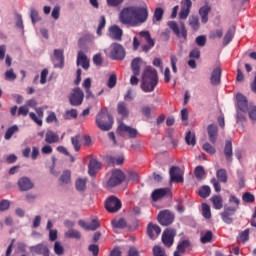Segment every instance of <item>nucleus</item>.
<instances>
[{
	"mask_svg": "<svg viewBox=\"0 0 256 256\" xmlns=\"http://www.w3.org/2000/svg\"><path fill=\"white\" fill-rule=\"evenodd\" d=\"M189 246V240H183L180 242L177 246L178 251H181V253H185V248Z\"/></svg>",
	"mask_w": 256,
	"mask_h": 256,
	"instance_id": "nucleus-62",
	"label": "nucleus"
},
{
	"mask_svg": "<svg viewBox=\"0 0 256 256\" xmlns=\"http://www.w3.org/2000/svg\"><path fill=\"white\" fill-rule=\"evenodd\" d=\"M229 203H231L233 206H232V211H237V209H239V199L235 196H231L229 198Z\"/></svg>",
	"mask_w": 256,
	"mask_h": 256,
	"instance_id": "nucleus-53",
	"label": "nucleus"
},
{
	"mask_svg": "<svg viewBox=\"0 0 256 256\" xmlns=\"http://www.w3.org/2000/svg\"><path fill=\"white\" fill-rule=\"evenodd\" d=\"M18 115L22 117H27V115H29V108L25 104L23 106H20L18 109Z\"/></svg>",
	"mask_w": 256,
	"mask_h": 256,
	"instance_id": "nucleus-57",
	"label": "nucleus"
},
{
	"mask_svg": "<svg viewBox=\"0 0 256 256\" xmlns=\"http://www.w3.org/2000/svg\"><path fill=\"white\" fill-rule=\"evenodd\" d=\"M202 215L205 219H211V207L208 204H202Z\"/></svg>",
	"mask_w": 256,
	"mask_h": 256,
	"instance_id": "nucleus-42",
	"label": "nucleus"
},
{
	"mask_svg": "<svg viewBox=\"0 0 256 256\" xmlns=\"http://www.w3.org/2000/svg\"><path fill=\"white\" fill-rule=\"evenodd\" d=\"M51 17L54 18L55 21H57L59 17H61V6L56 5L53 7Z\"/></svg>",
	"mask_w": 256,
	"mask_h": 256,
	"instance_id": "nucleus-47",
	"label": "nucleus"
},
{
	"mask_svg": "<svg viewBox=\"0 0 256 256\" xmlns=\"http://www.w3.org/2000/svg\"><path fill=\"white\" fill-rule=\"evenodd\" d=\"M234 35L235 32H233L232 30H228L224 36L223 45H229V43H231V41L233 40Z\"/></svg>",
	"mask_w": 256,
	"mask_h": 256,
	"instance_id": "nucleus-48",
	"label": "nucleus"
},
{
	"mask_svg": "<svg viewBox=\"0 0 256 256\" xmlns=\"http://www.w3.org/2000/svg\"><path fill=\"white\" fill-rule=\"evenodd\" d=\"M84 97L85 94L83 93V90H81V88H75L69 96V102L74 107H78L83 103Z\"/></svg>",
	"mask_w": 256,
	"mask_h": 256,
	"instance_id": "nucleus-9",
	"label": "nucleus"
},
{
	"mask_svg": "<svg viewBox=\"0 0 256 256\" xmlns=\"http://www.w3.org/2000/svg\"><path fill=\"white\" fill-rule=\"evenodd\" d=\"M108 37L120 41L121 37H123V30L119 26L113 25L108 29Z\"/></svg>",
	"mask_w": 256,
	"mask_h": 256,
	"instance_id": "nucleus-17",
	"label": "nucleus"
},
{
	"mask_svg": "<svg viewBox=\"0 0 256 256\" xmlns=\"http://www.w3.org/2000/svg\"><path fill=\"white\" fill-rule=\"evenodd\" d=\"M64 119L71 120V119H77V110L76 109H71L67 110L64 115Z\"/></svg>",
	"mask_w": 256,
	"mask_h": 256,
	"instance_id": "nucleus-45",
	"label": "nucleus"
},
{
	"mask_svg": "<svg viewBox=\"0 0 256 256\" xmlns=\"http://www.w3.org/2000/svg\"><path fill=\"white\" fill-rule=\"evenodd\" d=\"M125 0H106L108 7H119Z\"/></svg>",
	"mask_w": 256,
	"mask_h": 256,
	"instance_id": "nucleus-58",
	"label": "nucleus"
},
{
	"mask_svg": "<svg viewBox=\"0 0 256 256\" xmlns=\"http://www.w3.org/2000/svg\"><path fill=\"white\" fill-rule=\"evenodd\" d=\"M96 125L101 131H109L113 127V118L102 110L96 116Z\"/></svg>",
	"mask_w": 256,
	"mask_h": 256,
	"instance_id": "nucleus-4",
	"label": "nucleus"
},
{
	"mask_svg": "<svg viewBox=\"0 0 256 256\" xmlns=\"http://www.w3.org/2000/svg\"><path fill=\"white\" fill-rule=\"evenodd\" d=\"M217 179L221 183H227V171L225 169H220L217 171Z\"/></svg>",
	"mask_w": 256,
	"mask_h": 256,
	"instance_id": "nucleus-43",
	"label": "nucleus"
},
{
	"mask_svg": "<svg viewBox=\"0 0 256 256\" xmlns=\"http://www.w3.org/2000/svg\"><path fill=\"white\" fill-rule=\"evenodd\" d=\"M104 51L111 59H125V49H123L121 44L114 43Z\"/></svg>",
	"mask_w": 256,
	"mask_h": 256,
	"instance_id": "nucleus-5",
	"label": "nucleus"
},
{
	"mask_svg": "<svg viewBox=\"0 0 256 256\" xmlns=\"http://www.w3.org/2000/svg\"><path fill=\"white\" fill-rule=\"evenodd\" d=\"M204 176L205 170L203 169V167L197 166L195 169V177H197V179H203Z\"/></svg>",
	"mask_w": 256,
	"mask_h": 256,
	"instance_id": "nucleus-60",
	"label": "nucleus"
},
{
	"mask_svg": "<svg viewBox=\"0 0 256 256\" xmlns=\"http://www.w3.org/2000/svg\"><path fill=\"white\" fill-rule=\"evenodd\" d=\"M207 132H208L210 143H216L217 137L219 135V130L217 128V125H215V124L208 125Z\"/></svg>",
	"mask_w": 256,
	"mask_h": 256,
	"instance_id": "nucleus-20",
	"label": "nucleus"
},
{
	"mask_svg": "<svg viewBox=\"0 0 256 256\" xmlns=\"http://www.w3.org/2000/svg\"><path fill=\"white\" fill-rule=\"evenodd\" d=\"M236 101H237L236 121L237 123H243V121H245V113L249 111V104L247 103V97H245L243 94H237Z\"/></svg>",
	"mask_w": 256,
	"mask_h": 256,
	"instance_id": "nucleus-3",
	"label": "nucleus"
},
{
	"mask_svg": "<svg viewBox=\"0 0 256 256\" xmlns=\"http://www.w3.org/2000/svg\"><path fill=\"white\" fill-rule=\"evenodd\" d=\"M112 227L113 229H125L127 227V221L125 219H114L112 220Z\"/></svg>",
	"mask_w": 256,
	"mask_h": 256,
	"instance_id": "nucleus-32",
	"label": "nucleus"
},
{
	"mask_svg": "<svg viewBox=\"0 0 256 256\" xmlns=\"http://www.w3.org/2000/svg\"><path fill=\"white\" fill-rule=\"evenodd\" d=\"M66 239H81V232L75 229H69L65 232Z\"/></svg>",
	"mask_w": 256,
	"mask_h": 256,
	"instance_id": "nucleus-31",
	"label": "nucleus"
},
{
	"mask_svg": "<svg viewBox=\"0 0 256 256\" xmlns=\"http://www.w3.org/2000/svg\"><path fill=\"white\" fill-rule=\"evenodd\" d=\"M45 141L46 143H57V141H59V134L55 133L51 130H48L46 132V136H45Z\"/></svg>",
	"mask_w": 256,
	"mask_h": 256,
	"instance_id": "nucleus-27",
	"label": "nucleus"
},
{
	"mask_svg": "<svg viewBox=\"0 0 256 256\" xmlns=\"http://www.w3.org/2000/svg\"><path fill=\"white\" fill-rule=\"evenodd\" d=\"M193 6V2L191 0H183L181 2V9L179 12V19L185 20L189 17V13H191V7Z\"/></svg>",
	"mask_w": 256,
	"mask_h": 256,
	"instance_id": "nucleus-13",
	"label": "nucleus"
},
{
	"mask_svg": "<svg viewBox=\"0 0 256 256\" xmlns=\"http://www.w3.org/2000/svg\"><path fill=\"white\" fill-rule=\"evenodd\" d=\"M101 169V163L96 159H91L88 164V173L91 177L97 173Z\"/></svg>",
	"mask_w": 256,
	"mask_h": 256,
	"instance_id": "nucleus-23",
	"label": "nucleus"
},
{
	"mask_svg": "<svg viewBox=\"0 0 256 256\" xmlns=\"http://www.w3.org/2000/svg\"><path fill=\"white\" fill-rule=\"evenodd\" d=\"M175 235H177V231L175 229L168 228L162 233V242L166 247H171L173 245V241L175 239Z\"/></svg>",
	"mask_w": 256,
	"mask_h": 256,
	"instance_id": "nucleus-12",
	"label": "nucleus"
},
{
	"mask_svg": "<svg viewBox=\"0 0 256 256\" xmlns=\"http://www.w3.org/2000/svg\"><path fill=\"white\" fill-rule=\"evenodd\" d=\"M65 249L63 248V244H61V242L56 241L54 243V253L56 255H63Z\"/></svg>",
	"mask_w": 256,
	"mask_h": 256,
	"instance_id": "nucleus-49",
	"label": "nucleus"
},
{
	"mask_svg": "<svg viewBox=\"0 0 256 256\" xmlns=\"http://www.w3.org/2000/svg\"><path fill=\"white\" fill-rule=\"evenodd\" d=\"M117 134L121 137H129L130 139H135V137H137V129L120 123L117 128Z\"/></svg>",
	"mask_w": 256,
	"mask_h": 256,
	"instance_id": "nucleus-8",
	"label": "nucleus"
},
{
	"mask_svg": "<svg viewBox=\"0 0 256 256\" xmlns=\"http://www.w3.org/2000/svg\"><path fill=\"white\" fill-rule=\"evenodd\" d=\"M238 241L239 243H245V241H249V229H246L242 233H240Z\"/></svg>",
	"mask_w": 256,
	"mask_h": 256,
	"instance_id": "nucleus-51",
	"label": "nucleus"
},
{
	"mask_svg": "<svg viewBox=\"0 0 256 256\" xmlns=\"http://www.w3.org/2000/svg\"><path fill=\"white\" fill-rule=\"evenodd\" d=\"M148 17L149 12L145 6H126L118 13L119 23L126 25V27H139V25H143L147 21Z\"/></svg>",
	"mask_w": 256,
	"mask_h": 256,
	"instance_id": "nucleus-1",
	"label": "nucleus"
},
{
	"mask_svg": "<svg viewBox=\"0 0 256 256\" xmlns=\"http://www.w3.org/2000/svg\"><path fill=\"white\" fill-rule=\"evenodd\" d=\"M71 141L75 151H79L81 149V135L72 137Z\"/></svg>",
	"mask_w": 256,
	"mask_h": 256,
	"instance_id": "nucleus-40",
	"label": "nucleus"
},
{
	"mask_svg": "<svg viewBox=\"0 0 256 256\" xmlns=\"http://www.w3.org/2000/svg\"><path fill=\"white\" fill-rule=\"evenodd\" d=\"M117 85V76L112 74L108 79V87L109 89H113Z\"/></svg>",
	"mask_w": 256,
	"mask_h": 256,
	"instance_id": "nucleus-61",
	"label": "nucleus"
},
{
	"mask_svg": "<svg viewBox=\"0 0 256 256\" xmlns=\"http://www.w3.org/2000/svg\"><path fill=\"white\" fill-rule=\"evenodd\" d=\"M211 11V6L204 5L199 9V15L201 17L202 23H207L209 21V12Z\"/></svg>",
	"mask_w": 256,
	"mask_h": 256,
	"instance_id": "nucleus-25",
	"label": "nucleus"
},
{
	"mask_svg": "<svg viewBox=\"0 0 256 256\" xmlns=\"http://www.w3.org/2000/svg\"><path fill=\"white\" fill-rule=\"evenodd\" d=\"M117 111L119 115H122V117H129V108H127V104H125V102L118 103Z\"/></svg>",
	"mask_w": 256,
	"mask_h": 256,
	"instance_id": "nucleus-30",
	"label": "nucleus"
},
{
	"mask_svg": "<svg viewBox=\"0 0 256 256\" xmlns=\"http://www.w3.org/2000/svg\"><path fill=\"white\" fill-rule=\"evenodd\" d=\"M185 141L187 145H191L192 147H195V143H196L195 133L187 132L185 136Z\"/></svg>",
	"mask_w": 256,
	"mask_h": 256,
	"instance_id": "nucleus-38",
	"label": "nucleus"
},
{
	"mask_svg": "<svg viewBox=\"0 0 256 256\" xmlns=\"http://www.w3.org/2000/svg\"><path fill=\"white\" fill-rule=\"evenodd\" d=\"M147 234L150 239L155 240L159 237V235H161V227H159L157 224L149 223L147 228Z\"/></svg>",
	"mask_w": 256,
	"mask_h": 256,
	"instance_id": "nucleus-16",
	"label": "nucleus"
},
{
	"mask_svg": "<svg viewBox=\"0 0 256 256\" xmlns=\"http://www.w3.org/2000/svg\"><path fill=\"white\" fill-rule=\"evenodd\" d=\"M189 25L194 31H197L199 29V18L197 16H190Z\"/></svg>",
	"mask_w": 256,
	"mask_h": 256,
	"instance_id": "nucleus-39",
	"label": "nucleus"
},
{
	"mask_svg": "<svg viewBox=\"0 0 256 256\" xmlns=\"http://www.w3.org/2000/svg\"><path fill=\"white\" fill-rule=\"evenodd\" d=\"M18 187L20 191H30V189H33L34 184L31 179L22 177L18 180Z\"/></svg>",
	"mask_w": 256,
	"mask_h": 256,
	"instance_id": "nucleus-19",
	"label": "nucleus"
},
{
	"mask_svg": "<svg viewBox=\"0 0 256 256\" xmlns=\"http://www.w3.org/2000/svg\"><path fill=\"white\" fill-rule=\"evenodd\" d=\"M163 8H156L154 11V21H161L163 19Z\"/></svg>",
	"mask_w": 256,
	"mask_h": 256,
	"instance_id": "nucleus-55",
	"label": "nucleus"
},
{
	"mask_svg": "<svg viewBox=\"0 0 256 256\" xmlns=\"http://www.w3.org/2000/svg\"><path fill=\"white\" fill-rule=\"evenodd\" d=\"M77 66L85 70L89 69V58L82 51L78 52Z\"/></svg>",
	"mask_w": 256,
	"mask_h": 256,
	"instance_id": "nucleus-21",
	"label": "nucleus"
},
{
	"mask_svg": "<svg viewBox=\"0 0 256 256\" xmlns=\"http://www.w3.org/2000/svg\"><path fill=\"white\" fill-rule=\"evenodd\" d=\"M198 195H200L203 199H206V197L211 195V188L209 186H203L199 189Z\"/></svg>",
	"mask_w": 256,
	"mask_h": 256,
	"instance_id": "nucleus-41",
	"label": "nucleus"
},
{
	"mask_svg": "<svg viewBox=\"0 0 256 256\" xmlns=\"http://www.w3.org/2000/svg\"><path fill=\"white\" fill-rule=\"evenodd\" d=\"M46 123H59L57 119V115L55 112H50L49 115L46 117Z\"/></svg>",
	"mask_w": 256,
	"mask_h": 256,
	"instance_id": "nucleus-56",
	"label": "nucleus"
},
{
	"mask_svg": "<svg viewBox=\"0 0 256 256\" xmlns=\"http://www.w3.org/2000/svg\"><path fill=\"white\" fill-rule=\"evenodd\" d=\"M107 21L105 20V16H101L98 29H97V35L101 36L103 34V29H105Z\"/></svg>",
	"mask_w": 256,
	"mask_h": 256,
	"instance_id": "nucleus-50",
	"label": "nucleus"
},
{
	"mask_svg": "<svg viewBox=\"0 0 256 256\" xmlns=\"http://www.w3.org/2000/svg\"><path fill=\"white\" fill-rule=\"evenodd\" d=\"M71 181V171L65 170L59 178V182L62 185H67Z\"/></svg>",
	"mask_w": 256,
	"mask_h": 256,
	"instance_id": "nucleus-33",
	"label": "nucleus"
},
{
	"mask_svg": "<svg viewBox=\"0 0 256 256\" xmlns=\"http://www.w3.org/2000/svg\"><path fill=\"white\" fill-rule=\"evenodd\" d=\"M202 149H204L206 151V153H209L210 155H215V147H213L211 144L209 143H205L203 146H202Z\"/></svg>",
	"mask_w": 256,
	"mask_h": 256,
	"instance_id": "nucleus-59",
	"label": "nucleus"
},
{
	"mask_svg": "<svg viewBox=\"0 0 256 256\" xmlns=\"http://www.w3.org/2000/svg\"><path fill=\"white\" fill-rule=\"evenodd\" d=\"M153 254L154 256H167V254L165 253V249L160 246H154Z\"/></svg>",
	"mask_w": 256,
	"mask_h": 256,
	"instance_id": "nucleus-54",
	"label": "nucleus"
},
{
	"mask_svg": "<svg viewBox=\"0 0 256 256\" xmlns=\"http://www.w3.org/2000/svg\"><path fill=\"white\" fill-rule=\"evenodd\" d=\"M211 201L214 209H223V198H221V196H213Z\"/></svg>",
	"mask_w": 256,
	"mask_h": 256,
	"instance_id": "nucleus-36",
	"label": "nucleus"
},
{
	"mask_svg": "<svg viewBox=\"0 0 256 256\" xmlns=\"http://www.w3.org/2000/svg\"><path fill=\"white\" fill-rule=\"evenodd\" d=\"M125 181V174L121 170H113L107 182L108 187H117Z\"/></svg>",
	"mask_w": 256,
	"mask_h": 256,
	"instance_id": "nucleus-7",
	"label": "nucleus"
},
{
	"mask_svg": "<svg viewBox=\"0 0 256 256\" xmlns=\"http://www.w3.org/2000/svg\"><path fill=\"white\" fill-rule=\"evenodd\" d=\"M177 63H179V56L175 55V54H171L170 55V65L172 68V72L174 74H177Z\"/></svg>",
	"mask_w": 256,
	"mask_h": 256,
	"instance_id": "nucleus-35",
	"label": "nucleus"
},
{
	"mask_svg": "<svg viewBox=\"0 0 256 256\" xmlns=\"http://www.w3.org/2000/svg\"><path fill=\"white\" fill-rule=\"evenodd\" d=\"M105 207L109 213H117V211L121 209V200L117 197L111 196L107 199Z\"/></svg>",
	"mask_w": 256,
	"mask_h": 256,
	"instance_id": "nucleus-11",
	"label": "nucleus"
},
{
	"mask_svg": "<svg viewBox=\"0 0 256 256\" xmlns=\"http://www.w3.org/2000/svg\"><path fill=\"white\" fill-rule=\"evenodd\" d=\"M207 43V38L205 36H198L196 38V44L198 47H205V44Z\"/></svg>",
	"mask_w": 256,
	"mask_h": 256,
	"instance_id": "nucleus-64",
	"label": "nucleus"
},
{
	"mask_svg": "<svg viewBox=\"0 0 256 256\" xmlns=\"http://www.w3.org/2000/svg\"><path fill=\"white\" fill-rule=\"evenodd\" d=\"M30 17L32 19V23H37V21H41V16H39V11L35 8L30 9Z\"/></svg>",
	"mask_w": 256,
	"mask_h": 256,
	"instance_id": "nucleus-44",
	"label": "nucleus"
},
{
	"mask_svg": "<svg viewBox=\"0 0 256 256\" xmlns=\"http://www.w3.org/2000/svg\"><path fill=\"white\" fill-rule=\"evenodd\" d=\"M142 59L141 58H135L132 63H131V69L134 75H139V73H141V68L140 65L142 63Z\"/></svg>",
	"mask_w": 256,
	"mask_h": 256,
	"instance_id": "nucleus-28",
	"label": "nucleus"
},
{
	"mask_svg": "<svg viewBox=\"0 0 256 256\" xmlns=\"http://www.w3.org/2000/svg\"><path fill=\"white\" fill-rule=\"evenodd\" d=\"M211 85H220L221 84V68L216 67L213 69L210 77Z\"/></svg>",
	"mask_w": 256,
	"mask_h": 256,
	"instance_id": "nucleus-22",
	"label": "nucleus"
},
{
	"mask_svg": "<svg viewBox=\"0 0 256 256\" xmlns=\"http://www.w3.org/2000/svg\"><path fill=\"white\" fill-rule=\"evenodd\" d=\"M224 155L227 161L231 163V157H233V144H231V141L226 142L225 148H224Z\"/></svg>",
	"mask_w": 256,
	"mask_h": 256,
	"instance_id": "nucleus-29",
	"label": "nucleus"
},
{
	"mask_svg": "<svg viewBox=\"0 0 256 256\" xmlns=\"http://www.w3.org/2000/svg\"><path fill=\"white\" fill-rule=\"evenodd\" d=\"M159 84V77L157 70L151 66H146L142 72V84L141 89L144 93H152L155 91V87Z\"/></svg>",
	"mask_w": 256,
	"mask_h": 256,
	"instance_id": "nucleus-2",
	"label": "nucleus"
},
{
	"mask_svg": "<svg viewBox=\"0 0 256 256\" xmlns=\"http://www.w3.org/2000/svg\"><path fill=\"white\" fill-rule=\"evenodd\" d=\"M168 27L179 37V39H187V29H185V23L180 22L177 24L175 21L168 22Z\"/></svg>",
	"mask_w": 256,
	"mask_h": 256,
	"instance_id": "nucleus-6",
	"label": "nucleus"
},
{
	"mask_svg": "<svg viewBox=\"0 0 256 256\" xmlns=\"http://www.w3.org/2000/svg\"><path fill=\"white\" fill-rule=\"evenodd\" d=\"M18 131H19V127L17 125L11 126L10 128L7 129L4 135V139L6 141H9V139H11L13 135H15V133H17Z\"/></svg>",
	"mask_w": 256,
	"mask_h": 256,
	"instance_id": "nucleus-34",
	"label": "nucleus"
},
{
	"mask_svg": "<svg viewBox=\"0 0 256 256\" xmlns=\"http://www.w3.org/2000/svg\"><path fill=\"white\" fill-rule=\"evenodd\" d=\"M211 239H213V233L211 231H206L201 233L200 241L201 243H211Z\"/></svg>",
	"mask_w": 256,
	"mask_h": 256,
	"instance_id": "nucleus-37",
	"label": "nucleus"
},
{
	"mask_svg": "<svg viewBox=\"0 0 256 256\" xmlns=\"http://www.w3.org/2000/svg\"><path fill=\"white\" fill-rule=\"evenodd\" d=\"M167 193H169V190L166 188L156 189L152 192L151 198L154 201H159V200L163 199V197H165V195H167Z\"/></svg>",
	"mask_w": 256,
	"mask_h": 256,
	"instance_id": "nucleus-24",
	"label": "nucleus"
},
{
	"mask_svg": "<svg viewBox=\"0 0 256 256\" xmlns=\"http://www.w3.org/2000/svg\"><path fill=\"white\" fill-rule=\"evenodd\" d=\"M30 251L35 255H47L49 254V247L44 243L36 244L30 247Z\"/></svg>",
	"mask_w": 256,
	"mask_h": 256,
	"instance_id": "nucleus-18",
	"label": "nucleus"
},
{
	"mask_svg": "<svg viewBox=\"0 0 256 256\" xmlns=\"http://www.w3.org/2000/svg\"><path fill=\"white\" fill-rule=\"evenodd\" d=\"M75 187L77 191H85L87 189V178L78 177L75 181Z\"/></svg>",
	"mask_w": 256,
	"mask_h": 256,
	"instance_id": "nucleus-26",
	"label": "nucleus"
},
{
	"mask_svg": "<svg viewBox=\"0 0 256 256\" xmlns=\"http://www.w3.org/2000/svg\"><path fill=\"white\" fill-rule=\"evenodd\" d=\"M170 181L172 183H183V170L179 167H172L170 169Z\"/></svg>",
	"mask_w": 256,
	"mask_h": 256,
	"instance_id": "nucleus-14",
	"label": "nucleus"
},
{
	"mask_svg": "<svg viewBox=\"0 0 256 256\" xmlns=\"http://www.w3.org/2000/svg\"><path fill=\"white\" fill-rule=\"evenodd\" d=\"M249 119L255 123L256 122V106H250L248 109Z\"/></svg>",
	"mask_w": 256,
	"mask_h": 256,
	"instance_id": "nucleus-52",
	"label": "nucleus"
},
{
	"mask_svg": "<svg viewBox=\"0 0 256 256\" xmlns=\"http://www.w3.org/2000/svg\"><path fill=\"white\" fill-rule=\"evenodd\" d=\"M4 79L6 81H15V79H17V74H15L13 69H9L5 72Z\"/></svg>",
	"mask_w": 256,
	"mask_h": 256,
	"instance_id": "nucleus-46",
	"label": "nucleus"
},
{
	"mask_svg": "<svg viewBox=\"0 0 256 256\" xmlns=\"http://www.w3.org/2000/svg\"><path fill=\"white\" fill-rule=\"evenodd\" d=\"M175 221V215L169 210H163L158 214V222L160 225L167 227Z\"/></svg>",
	"mask_w": 256,
	"mask_h": 256,
	"instance_id": "nucleus-10",
	"label": "nucleus"
},
{
	"mask_svg": "<svg viewBox=\"0 0 256 256\" xmlns=\"http://www.w3.org/2000/svg\"><path fill=\"white\" fill-rule=\"evenodd\" d=\"M29 117H30V119H32V121L36 122L39 125V127H41V125H43V120L41 118L37 117L36 113L31 112L29 114Z\"/></svg>",
	"mask_w": 256,
	"mask_h": 256,
	"instance_id": "nucleus-63",
	"label": "nucleus"
},
{
	"mask_svg": "<svg viewBox=\"0 0 256 256\" xmlns=\"http://www.w3.org/2000/svg\"><path fill=\"white\" fill-rule=\"evenodd\" d=\"M52 61H53L55 67H58L61 69L63 67V63L65 61V58L63 57V50L55 49L53 56H52Z\"/></svg>",
	"mask_w": 256,
	"mask_h": 256,
	"instance_id": "nucleus-15",
	"label": "nucleus"
}]
</instances>
